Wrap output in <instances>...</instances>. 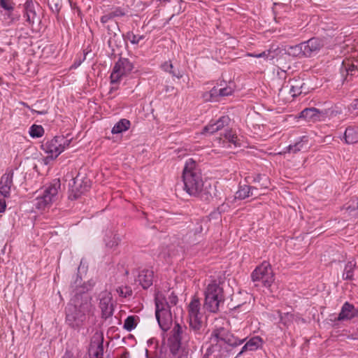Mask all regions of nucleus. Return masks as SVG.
Here are the masks:
<instances>
[{"mask_svg": "<svg viewBox=\"0 0 358 358\" xmlns=\"http://www.w3.org/2000/svg\"><path fill=\"white\" fill-rule=\"evenodd\" d=\"M182 180L184 190L189 195L204 200L209 199L210 194L208 187L204 185L201 171L196 162L192 159H189L185 162L182 172Z\"/></svg>", "mask_w": 358, "mask_h": 358, "instance_id": "nucleus-2", "label": "nucleus"}, {"mask_svg": "<svg viewBox=\"0 0 358 358\" xmlns=\"http://www.w3.org/2000/svg\"><path fill=\"white\" fill-rule=\"evenodd\" d=\"M305 50V56H310L312 52L318 50L322 45L321 41L317 38L309 39L303 43Z\"/></svg>", "mask_w": 358, "mask_h": 358, "instance_id": "nucleus-18", "label": "nucleus"}, {"mask_svg": "<svg viewBox=\"0 0 358 358\" xmlns=\"http://www.w3.org/2000/svg\"><path fill=\"white\" fill-rule=\"evenodd\" d=\"M125 14H126L125 10L123 8H122L120 7H116V8L111 9L110 11H109L108 13L103 15L101 17L100 20L103 24H105L107 22H108L109 21L112 20L113 19H114L115 17H122V16L125 15Z\"/></svg>", "mask_w": 358, "mask_h": 358, "instance_id": "nucleus-17", "label": "nucleus"}, {"mask_svg": "<svg viewBox=\"0 0 358 358\" xmlns=\"http://www.w3.org/2000/svg\"><path fill=\"white\" fill-rule=\"evenodd\" d=\"M111 294L108 292H103L100 299L99 306L102 313L107 317L112 314L113 304L111 303Z\"/></svg>", "mask_w": 358, "mask_h": 358, "instance_id": "nucleus-13", "label": "nucleus"}, {"mask_svg": "<svg viewBox=\"0 0 358 358\" xmlns=\"http://www.w3.org/2000/svg\"><path fill=\"white\" fill-rule=\"evenodd\" d=\"M257 189V187L244 185L241 187L236 192L237 197L241 199H244L247 197L252 196L254 195L253 190Z\"/></svg>", "mask_w": 358, "mask_h": 358, "instance_id": "nucleus-27", "label": "nucleus"}, {"mask_svg": "<svg viewBox=\"0 0 358 358\" xmlns=\"http://www.w3.org/2000/svg\"><path fill=\"white\" fill-rule=\"evenodd\" d=\"M131 122L127 119H121L113 127L111 132L113 134H117L126 131L130 127Z\"/></svg>", "mask_w": 358, "mask_h": 358, "instance_id": "nucleus-25", "label": "nucleus"}, {"mask_svg": "<svg viewBox=\"0 0 358 358\" xmlns=\"http://www.w3.org/2000/svg\"><path fill=\"white\" fill-rule=\"evenodd\" d=\"M230 118L228 116H222L217 120L215 121L217 131H221L226 126H228Z\"/></svg>", "mask_w": 358, "mask_h": 358, "instance_id": "nucleus-33", "label": "nucleus"}, {"mask_svg": "<svg viewBox=\"0 0 358 358\" xmlns=\"http://www.w3.org/2000/svg\"><path fill=\"white\" fill-rule=\"evenodd\" d=\"M210 341L213 344H217L219 341H223L229 345L237 346L242 344L244 339H239L231 334L224 327L216 325L211 333Z\"/></svg>", "mask_w": 358, "mask_h": 358, "instance_id": "nucleus-8", "label": "nucleus"}, {"mask_svg": "<svg viewBox=\"0 0 358 358\" xmlns=\"http://www.w3.org/2000/svg\"><path fill=\"white\" fill-rule=\"evenodd\" d=\"M155 315L159 325L164 331L169 329L172 322L171 306H176L178 297L173 293L169 296L168 300L162 292L157 291L155 296Z\"/></svg>", "mask_w": 358, "mask_h": 358, "instance_id": "nucleus-3", "label": "nucleus"}, {"mask_svg": "<svg viewBox=\"0 0 358 358\" xmlns=\"http://www.w3.org/2000/svg\"><path fill=\"white\" fill-rule=\"evenodd\" d=\"M103 355V345L102 343L98 344L97 351L94 353V355L98 358L99 355Z\"/></svg>", "mask_w": 358, "mask_h": 358, "instance_id": "nucleus-44", "label": "nucleus"}, {"mask_svg": "<svg viewBox=\"0 0 358 358\" xmlns=\"http://www.w3.org/2000/svg\"><path fill=\"white\" fill-rule=\"evenodd\" d=\"M59 180H55L49 186L46 187L43 192V195L48 199L50 198V202L52 203L58 199V191L60 189Z\"/></svg>", "mask_w": 358, "mask_h": 358, "instance_id": "nucleus-14", "label": "nucleus"}, {"mask_svg": "<svg viewBox=\"0 0 358 358\" xmlns=\"http://www.w3.org/2000/svg\"><path fill=\"white\" fill-rule=\"evenodd\" d=\"M13 172L10 170L6 171L0 180V194L4 198H8L10 196L11 188L13 186Z\"/></svg>", "mask_w": 358, "mask_h": 358, "instance_id": "nucleus-11", "label": "nucleus"}, {"mask_svg": "<svg viewBox=\"0 0 358 358\" xmlns=\"http://www.w3.org/2000/svg\"><path fill=\"white\" fill-rule=\"evenodd\" d=\"M357 205H358V201H357Z\"/></svg>", "mask_w": 358, "mask_h": 358, "instance_id": "nucleus-49", "label": "nucleus"}, {"mask_svg": "<svg viewBox=\"0 0 358 358\" xmlns=\"http://www.w3.org/2000/svg\"><path fill=\"white\" fill-rule=\"evenodd\" d=\"M165 2H169L171 0H163Z\"/></svg>", "mask_w": 358, "mask_h": 358, "instance_id": "nucleus-48", "label": "nucleus"}, {"mask_svg": "<svg viewBox=\"0 0 358 358\" xmlns=\"http://www.w3.org/2000/svg\"><path fill=\"white\" fill-rule=\"evenodd\" d=\"M217 131L215 121H210L203 129V134H213Z\"/></svg>", "mask_w": 358, "mask_h": 358, "instance_id": "nucleus-36", "label": "nucleus"}, {"mask_svg": "<svg viewBox=\"0 0 358 358\" xmlns=\"http://www.w3.org/2000/svg\"><path fill=\"white\" fill-rule=\"evenodd\" d=\"M6 208V201L4 199H0V213L5 211Z\"/></svg>", "mask_w": 358, "mask_h": 358, "instance_id": "nucleus-45", "label": "nucleus"}, {"mask_svg": "<svg viewBox=\"0 0 358 358\" xmlns=\"http://www.w3.org/2000/svg\"><path fill=\"white\" fill-rule=\"evenodd\" d=\"M154 272L152 270L144 269L138 276V281L143 289H147L153 283Z\"/></svg>", "mask_w": 358, "mask_h": 358, "instance_id": "nucleus-16", "label": "nucleus"}, {"mask_svg": "<svg viewBox=\"0 0 358 358\" xmlns=\"http://www.w3.org/2000/svg\"><path fill=\"white\" fill-rule=\"evenodd\" d=\"M116 292L121 297H127L131 295L132 291L129 287H119L117 288Z\"/></svg>", "mask_w": 358, "mask_h": 358, "instance_id": "nucleus-38", "label": "nucleus"}, {"mask_svg": "<svg viewBox=\"0 0 358 358\" xmlns=\"http://www.w3.org/2000/svg\"><path fill=\"white\" fill-rule=\"evenodd\" d=\"M308 138L307 136H302L294 144L290 145L288 147L289 152L296 153L301 150H306L308 148Z\"/></svg>", "mask_w": 358, "mask_h": 358, "instance_id": "nucleus-22", "label": "nucleus"}, {"mask_svg": "<svg viewBox=\"0 0 358 358\" xmlns=\"http://www.w3.org/2000/svg\"><path fill=\"white\" fill-rule=\"evenodd\" d=\"M356 266L355 262H349L345 266L343 272V278L346 280H352L353 277V271Z\"/></svg>", "mask_w": 358, "mask_h": 358, "instance_id": "nucleus-31", "label": "nucleus"}, {"mask_svg": "<svg viewBox=\"0 0 358 358\" xmlns=\"http://www.w3.org/2000/svg\"><path fill=\"white\" fill-rule=\"evenodd\" d=\"M138 321L139 317L137 315H129L125 319L123 327L127 331H131L136 327Z\"/></svg>", "mask_w": 358, "mask_h": 358, "instance_id": "nucleus-28", "label": "nucleus"}, {"mask_svg": "<svg viewBox=\"0 0 358 358\" xmlns=\"http://www.w3.org/2000/svg\"><path fill=\"white\" fill-rule=\"evenodd\" d=\"M357 315V310L355 306L348 302H345L342 306L338 320L339 321L348 320L353 318Z\"/></svg>", "mask_w": 358, "mask_h": 358, "instance_id": "nucleus-15", "label": "nucleus"}, {"mask_svg": "<svg viewBox=\"0 0 358 358\" xmlns=\"http://www.w3.org/2000/svg\"><path fill=\"white\" fill-rule=\"evenodd\" d=\"M0 7L7 11L9 15L14 10L15 3L13 0H0Z\"/></svg>", "mask_w": 358, "mask_h": 358, "instance_id": "nucleus-35", "label": "nucleus"}, {"mask_svg": "<svg viewBox=\"0 0 358 358\" xmlns=\"http://www.w3.org/2000/svg\"><path fill=\"white\" fill-rule=\"evenodd\" d=\"M224 140L222 141L221 137L217 138V141L219 143H221L222 141L224 143L225 141L227 142L232 143L235 147L241 146V143L239 142V139L237 135L231 130H227L224 133Z\"/></svg>", "mask_w": 358, "mask_h": 358, "instance_id": "nucleus-23", "label": "nucleus"}, {"mask_svg": "<svg viewBox=\"0 0 358 358\" xmlns=\"http://www.w3.org/2000/svg\"><path fill=\"white\" fill-rule=\"evenodd\" d=\"M29 133L32 138H39L43 135L44 129L41 125L33 124L30 127Z\"/></svg>", "mask_w": 358, "mask_h": 358, "instance_id": "nucleus-32", "label": "nucleus"}, {"mask_svg": "<svg viewBox=\"0 0 358 358\" xmlns=\"http://www.w3.org/2000/svg\"><path fill=\"white\" fill-rule=\"evenodd\" d=\"M289 93L292 96H296L302 93V88L304 83L299 78H293L289 81Z\"/></svg>", "mask_w": 358, "mask_h": 358, "instance_id": "nucleus-21", "label": "nucleus"}, {"mask_svg": "<svg viewBox=\"0 0 358 358\" xmlns=\"http://www.w3.org/2000/svg\"><path fill=\"white\" fill-rule=\"evenodd\" d=\"M219 92H220V96H229L232 94L233 90L231 87H227L220 89Z\"/></svg>", "mask_w": 358, "mask_h": 358, "instance_id": "nucleus-41", "label": "nucleus"}, {"mask_svg": "<svg viewBox=\"0 0 358 358\" xmlns=\"http://www.w3.org/2000/svg\"><path fill=\"white\" fill-rule=\"evenodd\" d=\"M117 87H111L110 91L117 90Z\"/></svg>", "mask_w": 358, "mask_h": 358, "instance_id": "nucleus-47", "label": "nucleus"}, {"mask_svg": "<svg viewBox=\"0 0 358 358\" xmlns=\"http://www.w3.org/2000/svg\"><path fill=\"white\" fill-rule=\"evenodd\" d=\"M203 307L208 311L217 313L224 302V290L217 280H208L205 283Z\"/></svg>", "mask_w": 358, "mask_h": 358, "instance_id": "nucleus-4", "label": "nucleus"}, {"mask_svg": "<svg viewBox=\"0 0 358 358\" xmlns=\"http://www.w3.org/2000/svg\"><path fill=\"white\" fill-rule=\"evenodd\" d=\"M350 110L358 113V99H355L350 105Z\"/></svg>", "mask_w": 358, "mask_h": 358, "instance_id": "nucleus-43", "label": "nucleus"}, {"mask_svg": "<svg viewBox=\"0 0 358 358\" xmlns=\"http://www.w3.org/2000/svg\"><path fill=\"white\" fill-rule=\"evenodd\" d=\"M285 50L286 53L293 57L305 56L304 46L303 43L287 46Z\"/></svg>", "mask_w": 358, "mask_h": 358, "instance_id": "nucleus-24", "label": "nucleus"}, {"mask_svg": "<svg viewBox=\"0 0 358 358\" xmlns=\"http://www.w3.org/2000/svg\"><path fill=\"white\" fill-rule=\"evenodd\" d=\"M342 141L348 145L358 143V126L349 125L346 127Z\"/></svg>", "mask_w": 358, "mask_h": 358, "instance_id": "nucleus-12", "label": "nucleus"}, {"mask_svg": "<svg viewBox=\"0 0 358 358\" xmlns=\"http://www.w3.org/2000/svg\"><path fill=\"white\" fill-rule=\"evenodd\" d=\"M173 337L175 340L180 343L182 341L187 342L188 341V337L186 334L184 333L183 328L179 324H176L173 329Z\"/></svg>", "mask_w": 358, "mask_h": 358, "instance_id": "nucleus-26", "label": "nucleus"}, {"mask_svg": "<svg viewBox=\"0 0 358 358\" xmlns=\"http://www.w3.org/2000/svg\"><path fill=\"white\" fill-rule=\"evenodd\" d=\"M251 278L254 282H261L266 287H271L274 281V275L268 262H264L252 273Z\"/></svg>", "mask_w": 358, "mask_h": 358, "instance_id": "nucleus-9", "label": "nucleus"}, {"mask_svg": "<svg viewBox=\"0 0 358 358\" xmlns=\"http://www.w3.org/2000/svg\"><path fill=\"white\" fill-rule=\"evenodd\" d=\"M162 68L164 71L169 72V73L172 74L173 76L177 77L178 78H180L182 77V74L180 73H177L175 71H172L173 69V65L169 62H166L162 65Z\"/></svg>", "mask_w": 358, "mask_h": 358, "instance_id": "nucleus-37", "label": "nucleus"}, {"mask_svg": "<svg viewBox=\"0 0 358 358\" xmlns=\"http://www.w3.org/2000/svg\"><path fill=\"white\" fill-rule=\"evenodd\" d=\"M299 117L312 122L324 121L327 117V111L320 110L315 108H308L300 113Z\"/></svg>", "mask_w": 358, "mask_h": 358, "instance_id": "nucleus-10", "label": "nucleus"}, {"mask_svg": "<svg viewBox=\"0 0 358 358\" xmlns=\"http://www.w3.org/2000/svg\"><path fill=\"white\" fill-rule=\"evenodd\" d=\"M280 313V320L281 323H282L285 326L288 327L293 321L294 320V315L289 313Z\"/></svg>", "mask_w": 358, "mask_h": 358, "instance_id": "nucleus-34", "label": "nucleus"}, {"mask_svg": "<svg viewBox=\"0 0 358 358\" xmlns=\"http://www.w3.org/2000/svg\"><path fill=\"white\" fill-rule=\"evenodd\" d=\"M134 69V64L127 58L119 59L114 64L110 78L111 84H119L122 78L128 76Z\"/></svg>", "mask_w": 358, "mask_h": 358, "instance_id": "nucleus-7", "label": "nucleus"}, {"mask_svg": "<svg viewBox=\"0 0 358 358\" xmlns=\"http://www.w3.org/2000/svg\"><path fill=\"white\" fill-rule=\"evenodd\" d=\"M94 307L87 292L77 293L66 308V322L71 328L79 331L93 315Z\"/></svg>", "mask_w": 358, "mask_h": 358, "instance_id": "nucleus-1", "label": "nucleus"}, {"mask_svg": "<svg viewBox=\"0 0 358 358\" xmlns=\"http://www.w3.org/2000/svg\"><path fill=\"white\" fill-rule=\"evenodd\" d=\"M263 341L259 336H254L250 338L242 348L238 355H241L245 351H255L257 350L262 345Z\"/></svg>", "mask_w": 358, "mask_h": 358, "instance_id": "nucleus-19", "label": "nucleus"}, {"mask_svg": "<svg viewBox=\"0 0 358 358\" xmlns=\"http://www.w3.org/2000/svg\"><path fill=\"white\" fill-rule=\"evenodd\" d=\"M358 69V59H346L343 61L341 73H346L347 76L352 75Z\"/></svg>", "mask_w": 358, "mask_h": 358, "instance_id": "nucleus-20", "label": "nucleus"}, {"mask_svg": "<svg viewBox=\"0 0 358 358\" xmlns=\"http://www.w3.org/2000/svg\"><path fill=\"white\" fill-rule=\"evenodd\" d=\"M25 17H27V21L29 24L34 23L36 17V13L31 8L28 6L26 7Z\"/></svg>", "mask_w": 358, "mask_h": 358, "instance_id": "nucleus-39", "label": "nucleus"}, {"mask_svg": "<svg viewBox=\"0 0 358 358\" xmlns=\"http://www.w3.org/2000/svg\"><path fill=\"white\" fill-rule=\"evenodd\" d=\"M69 139L64 136H55V138L43 142L41 145V149L48 154L45 160L48 163L50 160L56 159L62 152L69 147L71 143Z\"/></svg>", "mask_w": 358, "mask_h": 358, "instance_id": "nucleus-5", "label": "nucleus"}, {"mask_svg": "<svg viewBox=\"0 0 358 358\" xmlns=\"http://www.w3.org/2000/svg\"><path fill=\"white\" fill-rule=\"evenodd\" d=\"M52 203L50 202V198L46 199L44 195L38 196L36 199L35 206L39 210H44L48 208Z\"/></svg>", "mask_w": 358, "mask_h": 358, "instance_id": "nucleus-29", "label": "nucleus"}, {"mask_svg": "<svg viewBox=\"0 0 358 358\" xmlns=\"http://www.w3.org/2000/svg\"><path fill=\"white\" fill-rule=\"evenodd\" d=\"M126 41H129L133 45H138L141 41L145 38V35H136L133 31H128L124 36Z\"/></svg>", "mask_w": 358, "mask_h": 358, "instance_id": "nucleus-30", "label": "nucleus"}, {"mask_svg": "<svg viewBox=\"0 0 358 358\" xmlns=\"http://www.w3.org/2000/svg\"><path fill=\"white\" fill-rule=\"evenodd\" d=\"M33 113H36L38 114H41V115H45L47 113V111L46 110H42V111H37V110H31Z\"/></svg>", "mask_w": 358, "mask_h": 358, "instance_id": "nucleus-46", "label": "nucleus"}, {"mask_svg": "<svg viewBox=\"0 0 358 358\" xmlns=\"http://www.w3.org/2000/svg\"><path fill=\"white\" fill-rule=\"evenodd\" d=\"M120 241L117 235H113L110 240H106V245L109 248H113L118 245Z\"/></svg>", "mask_w": 358, "mask_h": 358, "instance_id": "nucleus-40", "label": "nucleus"}, {"mask_svg": "<svg viewBox=\"0 0 358 358\" xmlns=\"http://www.w3.org/2000/svg\"><path fill=\"white\" fill-rule=\"evenodd\" d=\"M188 322L189 327L196 334H200L203 325V313L201 312V303L198 298L192 299L187 306Z\"/></svg>", "mask_w": 358, "mask_h": 358, "instance_id": "nucleus-6", "label": "nucleus"}, {"mask_svg": "<svg viewBox=\"0 0 358 358\" xmlns=\"http://www.w3.org/2000/svg\"><path fill=\"white\" fill-rule=\"evenodd\" d=\"M269 54H270V51H267V52L264 51L259 54L250 53V54H248V55L250 57H257V58L262 57V58L267 59Z\"/></svg>", "mask_w": 358, "mask_h": 358, "instance_id": "nucleus-42", "label": "nucleus"}]
</instances>
